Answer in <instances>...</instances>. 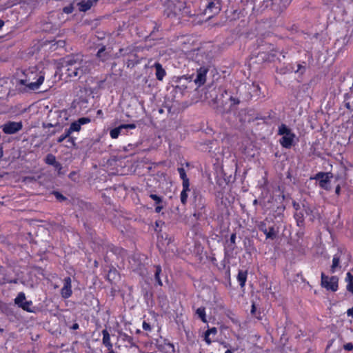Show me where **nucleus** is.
Segmentation results:
<instances>
[{"instance_id": "obj_1", "label": "nucleus", "mask_w": 353, "mask_h": 353, "mask_svg": "<svg viewBox=\"0 0 353 353\" xmlns=\"http://www.w3.org/2000/svg\"><path fill=\"white\" fill-rule=\"evenodd\" d=\"M83 55L80 53L71 54L63 58V67L65 74L70 78H81L90 71V63L83 60Z\"/></svg>"}, {"instance_id": "obj_2", "label": "nucleus", "mask_w": 353, "mask_h": 353, "mask_svg": "<svg viewBox=\"0 0 353 353\" xmlns=\"http://www.w3.org/2000/svg\"><path fill=\"white\" fill-rule=\"evenodd\" d=\"M94 101V98L90 93H88L85 90H81L75 96L71 104V108L74 110L88 109V110H92Z\"/></svg>"}, {"instance_id": "obj_3", "label": "nucleus", "mask_w": 353, "mask_h": 353, "mask_svg": "<svg viewBox=\"0 0 353 353\" xmlns=\"http://www.w3.org/2000/svg\"><path fill=\"white\" fill-rule=\"evenodd\" d=\"M182 7H184V1L180 0H168L164 10V15L168 18L180 15Z\"/></svg>"}, {"instance_id": "obj_4", "label": "nucleus", "mask_w": 353, "mask_h": 353, "mask_svg": "<svg viewBox=\"0 0 353 353\" xmlns=\"http://www.w3.org/2000/svg\"><path fill=\"white\" fill-rule=\"evenodd\" d=\"M223 0H208L204 9H201V16L208 15V19L212 18L221 10Z\"/></svg>"}, {"instance_id": "obj_5", "label": "nucleus", "mask_w": 353, "mask_h": 353, "mask_svg": "<svg viewBox=\"0 0 353 353\" xmlns=\"http://www.w3.org/2000/svg\"><path fill=\"white\" fill-rule=\"evenodd\" d=\"M278 134L282 135V138L280 140L281 145L285 148H289L292 146L294 134L291 132V130L288 128L285 124H281L279 127Z\"/></svg>"}, {"instance_id": "obj_6", "label": "nucleus", "mask_w": 353, "mask_h": 353, "mask_svg": "<svg viewBox=\"0 0 353 353\" xmlns=\"http://www.w3.org/2000/svg\"><path fill=\"white\" fill-rule=\"evenodd\" d=\"M339 279L336 276L329 277L321 273V285L327 290L336 292L338 289Z\"/></svg>"}, {"instance_id": "obj_7", "label": "nucleus", "mask_w": 353, "mask_h": 353, "mask_svg": "<svg viewBox=\"0 0 353 353\" xmlns=\"http://www.w3.org/2000/svg\"><path fill=\"white\" fill-rule=\"evenodd\" d=\"M191 6L193 7L194 6H199V2H190V3H185L184 2V7H182L181 11L180 14L182 17H194V16H201V9L195 10L194 11L191 10Z\"/></svg>"}, {"instance_id": "obj_8", "label": "nucleus", "mask_w": 353, "mask_h": 353, "mask_svg": "<svg viewBox=\"0 0 353 353\" xmlns=\"http://www.w3.org/2000/svg\"><path fill=\"white\" fill-rule=\"evenodd\" d=\"M61 117L60 112H49L48 116V122L43 123V127L46 128L59 126L62 123V121H61L59 119Z\"/></svg>"}, {"instance_id": "obj_9", "label": "nucleus", "mask_w": 353, "mask_h": 353, "mask_svg": "<svg viewBox=\"0 0 353 353\" xmlns=\"http://www.w3.org/2000/svg\"><path fill=\"white\" fill-rule=\"evenodd\" d=\"M208 71L209 68L205 66L200 67L196 70V75L194 81L198 87H201L205 83Z\"/></svg>"}, {"instance_id": "obj_10", "label": "nucleus", "mask_w": 353, "mask_h": 353, "mask_svg": "<svg viewBox=\"0 0 353 353\" xmlns=\"http://www.w3.org/2000/svg\"><path fill=\"white\" fill-rule=\"evenodd\" d=\"M332 176L330 172H319L314 179L319 181V186L325 190H330V179Z\"/></svg>"}, {"instance_id": "obj_11", "label": "nucleus", "mask_w": 353, "mask_h": 353, "mask_svg": "<svg viewBox=\"0 0 353 353\" xmlns=\"http://www.w3.org/2000/svg\"><path fill=\"white\" fill-rule=\"evenodd\" d=\"M14 303L26 311L32 312V310L30 309L32 301L26 300V296L23 292L18 294L17 296L14 299Z\"/></svg>"}, {"instance_id": "obj_12", "label": "nucleus", "mask_w": 353, "mask_h": 353, "mask_svg": "<svg viewBox=\"0 0 353 353\" xmlns=\"http://www.w3.org/2000/svg\"><path fill=\"white\" fill-rule=\"evenodd\" d=\"M21 128V122H8L3 125V131L6 134H14L20 130Z\"/></svg>"}, {"instance_id": "obj_13", "label": "nucleus", "mask_w": 353, "mask_h": 353, "mask_svg": "<svg viewBox=\"0 0 353 353\" xmlns=\"http://www.w3.org/2000/svg\"><path fill=\"white\" fill-rule=\"evenodd\" d=\"M137 52L138 51L134 52V53L125 59V62L127 68H133L141 63L142 58L137 55Z\"/></svg>"}, {"instance_id": "obj_14", "label": "nucleus", "mask_w": 353, "mask_h": 353, "mask_svg": "<svg viewBox=\"0 0 353 353\" xmlns=\"http://www.w3.org/2000/svg\"><path fill=\"white\" fill-rule=\"evenodd\" d=\"M33 74L35 76V77H37V81L30 82L27 84V86L29 88V89L32 90L38 89L39 86L43 83L45 79L44 73L41 71Z\"/></svg>"}, {"instance_id": "obj_15", "label": "nucleus", "mask_w": 353, "mask_h": 353, "mask_svg": "<svg viewBox=\"0 0 353 353\" xmlns=\"http://www.w3.org/2000/svg\"><path fill=\"white\" fill-rule=\"evenodd\" d=\"M98 1L99 0H81L77 3V6L80 12H86L96 5Z\"/></svg>"}, {"instance_id": "obj_16", "label": "nucleus", "mask_w": 353, "mask_h": 353, "mask_svg": "<svg viewBox=\"0 0 353 353\" xmlns=\"http://www.w3.org/2000/svg\"><path fill=\"white\" fill-rule=\"evenodd\" d=\"M90 122V119L88 117H82L79 119L77 121L71 123L68 130L70 132H79L81 130V126L84 124H87Z\"/></svg>"}, {"instance_id": "obj_17", "label": "nucleus", "mask_w": 353, "mask_h": 353, "mask_svg": "<svg viewBox=\"0 0 353 353\" xmlns=\"http://www.w3.org/2000/svg\"><path fill=\"white\" fill-rule=\"evenodd\" d=\"M151 68L155 69V77L158 81H162L167 73L165 70L163 68L162 65L157 61L153 65H150Z\"/></svg>"}, {"instance_id": "obj_18", "label": "nucleus", "mask_w": 353, "mask_h": 353, "mask_svg": "<svg viewBox=\"0 0 353 353\" xmlns=\"http://www.w3.org/2000/svg\"><path fill=\"white\" fill-rule=\"evenodd\" d=\"M134 128H135V125L133 123L121 124L117 128H115L111 130L110 134L112 139H117L123 129H134Z\"/></svg>"}, {"instance_id": "obj_19", "label": "nucleus", "mask_w": 353, "mask_h": 353, "mask_svg": "<svg viewBox=\"0 0 353 353\" xmlns=\"http://www.w3.org/2000/svg\"><path fill=\"white\" fill-rule=\"evenodd\" d=\"M248 90L251 99L254 97L259 99L262 95L261 87L256 83H252V85H249Z\"/></svg>"}, {"instance_id": "obj_20", "label": "nucleus", "mask_w": 353, "mask_h": 353, "mask_svg": "<svg viewBox=\"0 0 353 353\" xmlns=\"http://www.w3.org/2000/svg\"><path fill=\"white\" fill-rule=\"evenodd\" d=\"M135 51H138L137 47L134 46H128L125 48H120L119 52L117 53V57H123L128 58Z\"/></svg>"}, {"instance_id": "obj_21", "label": "nucleus", "mask_w": 353, "mask_h": 353, "mask_svg": "<svg viewBox=\"0 0 353 353\" xmlns=\"http://www.w3.org/2000/svg\"><path fill=\"white\" fill-rule=\"evenodd\" d=\"M194 205L198 211H202L205 206L204 199L199 194L194 192Z\"/></svg>"}, {"instance_id": "obj_22", "label": "nucleus", "mask_w": 353, "mask_h": 353, "mask_svg": "<svg viewBox=\"0 0 353 353\" xmlns=\"http://www.w3.org/2000/svg\"><path fill=\"white\" fill-rule=\"evenodd\" d=\"M71 294V279L70 277H67L64 279V285L61 289V295L64 298H68Z\"/></svg>"}, {"instance_id": "obj_23", "label": "nucleus", "mask_w": 353, "mask_h": 353, "mask_svg": "<svg viewBox=\"0 0 353 353\" xmlns=\"http://www.w3.org/2000/svg\"><path fill=\"white\" fill-rule=\"evenodd\" d=\"M155 203L156 208H155V212L159 213L161 211V210L164 208V201L163 200V198L154 194H150L149 196Z\"/></svg>"}, {"instance_id": "obj_24", "label": "nucleus", "mask_w": 353, "mask_h": 353, "mask_svg": "<svg viewBox=\"0 0 353 353\" xmlns=\"http://www.w3.org/2000/svg\"><path fill=\"white\" fill-rule=\"evenodd\" d=\"M102 334H103V344L108 348L111 349L112 348V343L110 341V336L109 332L107 330H102Z\"/></svg>"}, {"instance_id": "obj_25", "label": "nucleus", "mask_w": 353, "mask_h": 353, "mask_svg": "<svg viewBox=\"0 0 353 353\" xmlns=\"http://www.w3.org/2000/svg\"><path fill=\"white\" fill-rule=\"evenodd\" d=\"M228 103L231 110H234L236 108V106L240 104L241 100L236 96H230L228 99Z\"/></svg>"}, {"instance_id": "obj_26", "label": "nucleus", "mask_w": 353, "mask_h": 353, "mask_svg": "<svg viewBox=\"0 0 353 353\" xmlns=\"http://www.w3.org/2000/svg\"><path fill=\"white\" fill-rule=\"evenodd\" d=\"M97 57L103 62L106 61L108 59L109 54L105 52V47H101L97 52Z\"/></svg>"}, {"instance_id": "obj_27", "label": "nucleus", "mask_w": 353, "mask_h": 353, "mask_svg": "<svg viewBox=\"0 0 353 353\" xmlns=\"http://www.w3.org/2000/svg\"><path fill=\"white\" fill-rule=\"evenodd\" d=\"M277 55V51L276 50H271V52L268 53H264V56L262 57V59L265 61L272 62L274 61L275 57Z\"/></svg>"}, {"instance_id": "obj_28", "label": "nucleus", "mask_w": 353, "mask_h": 353, "mask_svg": "<svg viewBox=\"0 0 353 353\" xmlns=\"http://www.w3.org/2000/svg\"><path fill=\"white\" fill-rule=\"evenodd\" d=\"M247 279V272L239 270L237 276L238 281L241 288L244 287Z\"/></svg>"}, {"instance_id": "obj_29", "label": "nucleus", "mask_w": 353, "mask_h": 353, "mask_svg": "<svg viewBox=\"0 0 353 353\" xmlns=\"http://www.w3.org/2000/svg\"><path fill=\"white\" fill-rule=\"evenodd\" d=\"M107 278L112 283L119 278V274L116 269H111L108 273Z\"/></svg>"}, {"instance_id": "obj_30", "label": "nucleus", "mask_w": 353, "mask_h": 353, "mask_svg": "<svg viewBox=\"0 0 353 353\" xmlns=\"http://www.w3.org/2000/svg\"><path fill=\"white\" fill-rule=\"evenodd\" d=\"M340 263V255L336 254L334 256L332 259V264L330 268V271L332 273H334L336 271L337 268H339Z\"/></svg>"}, {"instance_id": "obj_31", "label": "nucleus", "mask_w": 353, "mask_h": 353, "mask_svg": "<svg viewBox=\"0 0 353 353\" xmlns=\"http://www.w3.org/2000/svg\"><path fill=\"white\" fill-rule=\"evenodd\" d=\"M70 134H71L70 131L68 129H66L65 130V133L58 138L57 142L58 143H61L66 138H69L68 141H70L74 145L75 143H74V139L73 138H70Z\"/></svg>"}, {"instance_id": "obj_32", "label": "nucleus", "mask_w": 353, "mask_h": 353, "mask_svg": "<svg viewBox=\"0 0 353 353\" xmlns=\"http://www.w3.org/2000/svg\"><path fill=\"white\" fill-rule=\"evenodd\" d=\"M345 281L347 283V290L353 294V275L350 272L347 273Z\"/></svg>"}, {"instance_id": "obj_33", "label": "nucleus", "mask_w": 353, "mask_h": 353, "mask_svg": "<svg viewBox=\"0 0 353 353\" xmlns=\"http://www.w3.org/2000/svg\"><path fill=\"white\" fill-rule=\"evenodd\" d=\"M276 71L279 74H285L287 73L292 72L294 71V68H293L292 65L290 64L285 67H282V68H277Z\"/></svg>"}, {"instance_id": "obj_34", "label": "nucleus", "mask_w": 353, "mask_h": 353, "mask_svg": "<svg viewBox=\"0 0 353 353\" xmlns=\"http://www.w3.org/2000/svg\"><path fill=\"white\" fill-rule=\"evenodd\" d=\"M196 314L198 315V316L201 319L203 322H207V320L205 319V311L204 307H199L196 311Z\"/></svg>"}, {"instance_id": "obj_35", "label": "nucleus", "mask_w": 353, "mask_h": 353, "mask_svg": "<svg viewBox=\"0 0 353 353\" xmlns=\"http://www.w3.org/2000/svg\"><path fill=\"white\" fill-rule=\"evenodd\" d=\"M163 350L165 353H175V348L172 343H165L163 345Z\"/></svg>"}, {"instance_id": "obj_36", "label": "nucleus", "mask_w": 353, "mask_h": 353, "mask_svg": "<svg viewBox=\"0 0 353 353\" xmlns=\"http://www.w3.org/2000/svg\"><path fill=\"white\" fill-rule=\"evenodd\" d=\"M306 68V63L305 61H302L297 63V69L294 70L295 72H300L301 74H303L305 72Z\"/></svg>"}, {"instance_id": "obj_37", "label": "nucleus", "mask_w": 353, "mask_h": 353, "mask_svg": "<svg viewBox=\"0 0 353 353\" xmlns=\"http://www.w3.org/2000/svg\"><path fill=\"white\" fill-rule=\"evenodd\" d=\"M161 272V267L159 265L156 266L155 267V272H154V279L159 285H162V282L159 277V274H160Z\"/></svg>"}, {"instance_id": "obj_38", "label": "nucleus", "mask_w": 353, "mask_h": 353, "mask_svg": "<svg viewBox=\"0 0 353 353\" xmlns=\"http://www.w3.org/2000/svg\"><path fill=\"white\" fill-rule=\"evenodd\" d=\"M57 162L56 157L54 155L52 154H48L46 157V163L49 165H54V163Z\"/></svg>"}, {"instance_id": "obj_39", "label": "nucleus", "mask_w": 353, "mask_h": 353, "mask_svg": "<svg viewBox=\"0 0 353 353\" xmlns=\"http://www.w3.org/2000/svg\"><path fill=\"white\" fill-rule=\"evenodd\" d=\"M188 192H190V190H183L181 192V195H180V199H181V202L183 204V205H185L186 203H187V199H188Z\"/></svg>"}, {"instance_id": "obj_40", "label": "nucleus", "mask_w": 353, "mask_h": 353, "mask_svg": "<svg viewBox=\"0 0 353 353\" xmlns=\"http://www.w3.org/2000/svg\"><path fill=\"white\" fill-rule=\"evenodd\" d=\"M276 236V231L274 227H270L268 229V234H267V239H274Z\"/></svg>"}, {"instance_id": "obj_41", "label": "nucleus", "mask_w": 353, "mask_h": 353, "mask_svg": "<svg viewBox=\"0 0 353 353\" xmlns=\"http://www.w3.org/2000/svg\"><path fill=\"white\" fill-rule=\"evenodd\" d=\"M344 106L348 109L349 110H353V107H352L351 105V102H350V97H345V100H344Z\"/></svg>"}, {"instance_id": "obj_42", "label": "nucleus", "mask_w": 353, "mask_h": 353, "mask_svg": "<svg viewBox=\"0 0 353 353\" xmlns=\"http://www.w3.org/2000/svg\"><path fill=\"white\" fill-rule=\"evenodd\" d=\"M182 180H183V183H182L183 190H190V182H189L188 178H186V179H184Z\"/></svg>"}, {"instance_id": "obj_43", "label": "nucleus", "mask_w": 353, "mask_h": 353, "mask_svg": "<svg viewBox=\"0 0 353 353\" xmlns=\"http://www.w3.org/2000/svg\"><path fill=\"white\" fill-rule=\"evenodd\" d=\"M178 172L179 173V175H180V177H181V179H184L188 178L187 175H186L185 170V169L183 168H178Z\"/></svg>"}, {"instance_id": "obj_44", "label": "nucleus", "mask_w": 353, "mask_h": 353, "mask_svg": "<svg viewBox=\"0 0 353 353\" xmlns=\"http://www.w3.org/2000/svg\"><path fill=\"white\" fill-rule=\"evenodd\" d=\"M121 337L124 341H127L129 343H132V338L125 334H121Z\"/></svg>"}, {"instance_id": "obj_45", "label": "nucleus", "mask_w": 353, "mask_h": 353, "mask_svg": "<svg viewBox=\"0 0 353 353\" xmlns=\"http://www.w3.org/2000/svg\"><path fill=\"white\" fill-rule=\"evenodd\" d=\"M235 239H236V234L233 233L230 236V243H231V249L233 250L235 247Z\"/></svg>"}, {"instance_id": "obj_46", "label": "nucleus", "mask_w": 353, "mask_h": 353, "mask_svg": "<svg viewBox=\"0 0 353 353\" xmlns=\"http://www.w3.org/2000/svg\"><path fill=\"white\" fill-rule=\"evenodd\" d=\"M53 194L55 196L56 199L59 201H65L66 199V198L63 195H62L61 193L58 192H54Z\"/></svg>"}, {"instance_id": "obj_47", "label": "nucleus", "mask_w": 353, "mask_h": 353, "mask_svg": "<svg viewBox=\"0 0 353 353\" xmlns=\"http://www.w3.org/2000/svg\"><path fill=\"white\" fill-rule=\"evenodd\" d=\"M73 11V7L72 6H66L63 8V12L67 14L72 13Z\"/></svg>"}, {"instance_id": "obj_48", "label": "nucleus", "mask_w": 353, "mask_h": 353, "mask_svg": "<svg viewBox=\"0 0 353 353\" xmlns=\"http://www.w3.org/2000/svg\"><path fill=\"white\" fill-rule=\"evenodd\" d=\"M344 349L348 351L353 350V344L351 343H348L344 345Z\"/></svg>"}, {"instance_id": "obj_49", "label": "nucleus", "mask_w": 353, "mask_h": 353, "mask_svg": "<svg viewBox=\"0 0 353 353\" xmlns=\"http://www.w3.org/2000/svg\"><path fill=\"white\" fill-rule=\"evenodd\" d=\"M259 228L261 231L263 232L265 231V230H267V228H266V225L265 223L263 222H261L259 225Z\"/></svg>"}, {"instance_id": "obj_50", "label": "nucleus", "mask_w": 353, "mask_h": 353, "mask_svg": "<svg viewBox=\"0 0 353 353\" xmlns=\"http://www.w3.org/2000/svg\"><path fill=\"white\" fill-rule=\"evenodd\" d=\"M143 328L145 330H150L151 329L150 324L145 321L143 323Z\"/></svg>"}, {"instance_id": "obj_51", "label": "nucleus", "mask_w": 353, "mask_h": 353, "mask_svg": "<svg viewBox=\"0 0 353 353\" xmlns=\"http://www.w3.org/2000/svg\"><path fill=\"white\" fill-rule=\"evenodd\" d=\"M205 332H207L209 334H215L216 333V329L215 327H212V328L207 330Z\"/></svg>"}, {"instance_id": "obj_52", "label": "nucleus", "mask_w": 353, "mask_h": 353, "mask_svg": "<svg viewBox=\"0 0 353 353\" xmlns=\"http://www.w3.org/2000/svg\"><path fill=\"white\" fill-rule=\"evenodd\" d=\"M209 334H208L207 332L205 333V341H206V343L208 344H210L211 343V340L209 338Z\"/></svg>"}, {"instance_id": "obj_53", "label": "nucleus", "mask_w": 353, "mask_h": 353, "mask_svg": "<svg viewBox=\"0 0 353 353\" xmlns=\"http://www.w3.org/2000/svg\"><path fill=\"white\" fill-rule=\"evenodd\" d=\"M347 314L349 316L353 317V307L347 310Z\"/></svg>"}, {"instance_id": "obj_54", "label": "nucleus", "mask_w": 353, "mask_h": 353, "mask_svg": "<svg viewBox=\"0 0 353 353\" xmlns=\"http://www.w3.org/2000/svg\"><path fill=\"white\" fill-rule=\"evenodd\" d=\"M54 168H55L56 169H59V170H61V163H59V162H57V161L54 163Z\"/></svg>"}, {"instance_id": "obj_55", "label": "nucleus", "mask_w": 353, "mask_h": 353, "mask_svg": "<svg viewBox=\"0 0 353 353\" xmlns=\"http://www.w3.org/2000/svg\"><path fill=\"white\" fill-rule=\"evenodd\" d=\"M340 190H341V187L339 185H337V186L336 187V189H335L336 194L339 195L340 194Z\"/></svg>"}, {"instance_id": "obj_56", "label": "nucleus", "mask_w": 353, "mask_h": 353, "mask_svg": "<svg viewBox=\"0 0 353 353\" xmlns=\"http://www.w3.org/2000/svg\"><path fill=\"white\" fill-rule=\"evenodd\" d=\"M72 328L73 330H77V329H78V328H79V324H78V323H74V324L72 325Z\"/></svg>"}, {"instance_id": "obj_57", "label": "nucleus", "mask_w": 353, "mask_h": 353, "mask_svg": "<svg viewBox=\"0 0 353 353\" xmlns=\"http://www.w3.org/2000/svg\"><path fill=\"white\" fill-rule=\"evenodd\" d=\"M3 155V150L2 148H0V158H1Z\"/></svg>"}, {"instance_id": "obj_58", "label": "nucleus", "mask_w": 353, "mask_h": 353, "mask_svg": "<svg viewBox=\"0 0 353 353\" xmlns=\"http://www.w3.org/2000/svg\"><path fill=\"white\" fill-rule=\"evenodd\" d=\"M108 353H116V352H114V351L113 350V349H112V348H111V349H108Z\"/></svg>"}, {"instance_id": "obj_59", "label": "nucleus", "mask_w": 353, "mask_h": 353, "mask_svg": "<svg viewBox=\"0 0 353 353\" xmlns=\"http://www.w3.org/2000/svg\"><path fill=\"white\" fill-rule=\"evenodd\" d=\"M263 233L265 234V236H267V234H268V230L267 229V230H265V231H263Z\"/></svg>"}, {"instance_id": "obj_60", "label": "nucleus", "mask_w": 353, "mask_h": 353, "mask_svg": "<svg viewBox=\"0 0 353 353\" xmlns=\"http://www.w3.org/2000/svg\"><path fill=\"white\" fill-rule=\"evenodd\" d=\"M27 80H21V82L22 84H25V82H26Z\"/></svg>"}, {"instance_id": "obj_61", "label": "nucleus", "mask_w": 353, "mask_h": 353, "mask_svg": "<svg viewBox=\"0 0 353 353\" xmlns=\"http://www.w3.org/2000/svg\"><path fill=\"white\" fill-rule=\"evenodd\" d=\"M254 309H255V307H254V305H252V311H251L252 313L254 312Z\"/></svg>"}, {"instance_id": "obj_62", "label": "nucleus", "mask_w": 353, "mask_h": 353, "mask_svg": "<svg viewBox=\"0 0 353 353\" xmlns=\"http://www.w3.org/2000/svg\"><path fill=\"white\" fill-rule=\"evenodd\" d=\"M225 353H232L230 350H228Z\"/></svg>"}, {"instance_id": "obj_63", "label": "nucleus", "mask_w": 353, "mask_h": 353, "mask_svg": "<svg viewBox=\"0 0 353 353\" xmlns=\"http://www.w3.org/2000/svg\"><path fill=\"white\" fill-rule=\"evenodd\" d=\"M54 133H55V132H54V131L52 132L50 134V135H52V134H54Z\"/></svg>"}, {"instance_id": "obj_64", "label": "nucleus", "mask_w": 353, "mask_h": 353, "mask_svg": "<svg viewBox=\"0 0 353 353\" xmlns=\"http://www.w3.org/2000/svg\"><path fill=\"white\" fill-rule=\"evenodd\" d=\"M257 203V201L256 200H254V203L256 204Z\"/></svg>"}]
</instances>
